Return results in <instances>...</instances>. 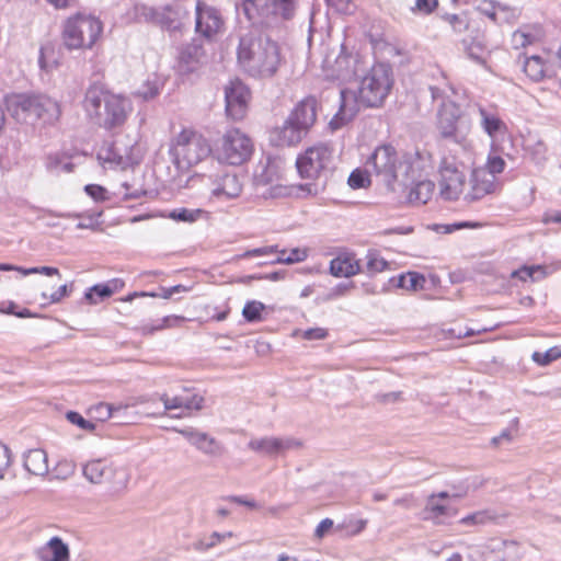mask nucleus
Here are the masks:
<instances>
[{
    "mask_svg": "<svg viewBox=\"0 0 561 561\" xmlns=\"http://www.w3.org/2000/svg\"><path fill=\"white\" fill-rule=\"evenodd\" d=\"M265 309V306L256 300H252L245 304L242 310V314L249 322H256L262 319V311Z\"/></svg>",
    "mask_w": 561,
    "mask_h": 561,
    "instance_id": "a18cd8bd",
    "label": "nucleus"
},
{
    "mask_svg": "<svg viewBox=\"0 0 561 561\" xmlns=\"http://www.w3.org/2000/svg\"><path fill=\"white\" fill-rule=\"evenodd\" d=\"M252 152V140L238 128L227 130L213 151L219 162L230 165H241L250 159Z\"/></svg>",
    "mask_w": 561,
    "mask_h": 561,
    "instance_id": "1a4fd4ad",
    "label": "nucleus"
},
{
    "mask_svg": "<svg viewBox=\"0 0 561 561\" xmlns=\"http://www.w3.org/2000/svg\"><path fill=\"white\" fill-rule=\"evenodd\" d=\"M122 191L118 192L123 196L124 199H137L146 194V191L142 187H136L134 184L129 182H123L121 184Z\"/></svg>",
    "mask_w": 561,
    "mask_h": 561,
    "instance_id": "603ef678",
    "label": "nucleus"
},
{
    "mask_svg": "<svg viewBox=\"0 0 561 561\" xmlns=\"http://www.w3.org/2000/svg\"><path fill=\"white\" fill-rule=\"evenodd\" d=\"M306 136L289 118L270 131V141L277 147L295 146Z\"/></svg>",
    "mask_w": 561,
    "mask_h": 561,
    "instance_id": "b1692460",
    "label": "nucleus"
},
{
    "mask_svg": "<svg viewBox=\"0 0 561 561\" xmlns=\"http://www.w3.org/2000/svg\"><path fill=\"white\" fill-rule=\"evenodd\" d=\"M161 401L163 402L165 410L183 409L184 404L183 397L181 396V393L174 397L163 394L161 397Z\"/></svg>",
    "mask_w": 561,
    "mask_h": 561,
    "instance_id": "e2e57ef3",
    "label": "nucleus"
},
{
    "mask_svg": "<svg viewBox=\"0 0 561 561\" xmlns=\"http://www.w3.org/2000/svg\"><path fill=\"white\" fill-rule=\"evenodd\" d=\"M83 108L100 127L112 130L125 124L131 104L128 99L94 83L85 91Z\"/></svg>",
    "mask_w": 561,
    "mask_h": 561,
    "instance_id": "f03ea898",
    "label": "nucleus"
},
{
    "mask_svg": "<svg viewBox=\"0 0 561 561\" xmlns=\"http://www.w3.org/2000/svg\"><path fill=\"white\" fill-rule=\"evenodd\" d=\"M496 188V178L486 169L476 168L471 172L469 183H467L463 201L468 203L480 201L484 196L494 193Z\"/></svg>",
    "mask_w": 561,
    "mask_h": 561,
    "instance_id": "dca6fc26",
    "label": "nucleus"
},
{
    "mask_svg": "<svg viewBox=\"0 0 561 561\" xmlns=\"http://www.w3.org/2000/svg\"><path fill=\"white\" fill-rule=\"evenodd\" d=\"M328 335V331L323 328H312L302 332L305 340H323Z\"/></svg>",
    "mask_w": 561,
    "mask_h": 561,
    "instance_id": "338daca9",
    "label": "nucleus"
},
{
    "mask_svg": "<svg viewBox=\"0 0 561 561\" xmlns=\"http://www.w3.org/2000/svg\"><path fill=\"white\" fill-rule=\"evenodd\" d=\"M447 492H439L438 494H432L426 501L424 508L425 519L432 520L435 524H442L444 517L455 515L451 507L442 503V500L448 499Z\"/></svg>",
    "mask_w": 561,
    "mask_h": 561,
    "instance_id": "bb28decb",
    "label": "nucleus"
},
{
    "mask_svg": "<svg viewBox=\"0 0 561 561\" xmlns=\"http://www.w3.org/2000/svg\"><path fill=\"white\" fill-rule=\"evenodd\" d=\"M352 59L351 56H339L336 58V66L339 68V73H337V78L339 79H342V80H346V79H350L351 76L354 73V70H343L342 69V66L344 64H348V61Z\"/></svg>",
    "mask_w": 561,
    "mask_h": 561,
    "instance_id": "69168bd1",
    "label": "nucleus"
},
{
    "mask_svg": "<svg viewBox=\"0 0 561 561\" xmlns=\"http://www.w3.org/2000/svg\"><path fill=\"white\" fill-rule=\"evenodd\" d=\"M554 268L549 271L546 265H524L511 273V278H518L522 282H538L552 273Z\"/></svg>",
    "mask_w": 561,
    "mask_h": 561,
    "instance_id": "2f4dec72",
    "label": "nucleus"
},
{
    "mask_svg": "<svg viewBox=\"0 0 561 561\" xmlns=\"http://www.w3.org/2000/svg\"><path fill=\"white\" fill-rule=\"evenodd\" d=\"M388 267V262L376 252H368L366 255V266L364 272L374 275L383 272Z\"/></svg>",
    "mask_w": 561,
    "mask_h": 561,
    "instance_id": "79ce46f5",
    "label": "nucleus"
},
{
    "mask_svg": "<svg viewBox=\"0 0 561 561\" xmlns=\"http://www.w3.org/2000/svg\"><path fill=\"white\" fill-rule=\"evenodd\" d=\"M119 410L121 407L114 408L108 403H99L92 408V411L94 412L96 419H99L100 421H106L107 419L113 416L114 412H118Z\"/></svg>",
    "mask_w": 561,
    "mask_h": 561,
    "instance_id": "864d4df0",
    "label": "nucleus"
},
{
    "mask_svg": "<svg viewBox=\"0 0 561 561\" xmlns=\"http://www.w3.org/2000/svg\"><path fill=\"white\" fill-rule=\"evenodd\" d=\"M341 104L339 112L329 122V128L334 131L342 128L344 125L350 123L364 106L360 102V94L356 95L351 90H341Z\"/></svg>",
    "mask_w": 561,
    "mask_h": 561,
    "instance_id": "6ab92c4d",
    "label": "nucleus"
},
{
    "mask_svg": "<svg viewBox=\"0 0 561 561\" xmlns=\"http://www.w3.org/2000/svg\"><path fill=\"white\" fill-rule=\"evenodd\" d=\"M72 285L68 286L67 284L61 285L56 291H54L50 295H47L46 293H42L43 299L47 300L49 304H58L65 297L69 296L71 293Z\"/></svg>",
    "mask_w": 561,
    "mask_h": 561,
    "instance_id": "6e6d98bb",
    "label": "nucleus"
},
{
    "mask_svg": "<svg viewBox=\"0 0 561 561\" xmlns=\"http://www.w3.org/2000/svg\"><path fill=\"white\" fill-rule=\"evenodd\" d=\"M306 135L317 119V101L306 98L291 111L287 117Z\"/></svg>",
    "mask_w": 561,
    "mask_h": 561,
    "instance_id": "4be33fe9",
    "label": "nucleus"
},
{
    "mask_svg": "<svg viewBox=\"0 0 561 561\" xmlns=\"http://www.w3.org/2000/svg\"><path fill=\"white\" fill-rule=\"evenodd\" d=\"M412 174H414V172ZM408 187H410L408 202L414 205H423L432 198L435 183L431 180L415 182V175H413V182L410 183Z\"/></svg>",
    "mask_w": 561,
    "mask_h": 561,
    "instance_id": "7c9ffc66",
    "label": "nucleus"
},
{
    "mask_svg": "<svg viewBox=\"0 0 561 561\" xmlns=\"http://www.w3.org/2000/svg\"><path fill=\"white\" fill-rule=\"evenodd\" d=\"M103 32L102 22L91 15L77 13L69 16L62 24L61 39L69 50L90 49Z\"/></svg>",
    "mask_w": 561,
    "mask_h": 561,
    "instance_id": "0eeeda50",
    "label": "nucleus"
},
{
    "mask_svg": "<svg viewBox=\"0 0 561 561\" xmlns=\"http://www.w3.org/2000/svg\"><path fill=\"white\" fill-rule=\"evenodd\" d=\"M531 358L540 366L549 365L553 360L561 358V345L550 347L546 352H534Z\"/></svg>",
    "mask_w": 561,
    "mask_h": 561,
    "instance_id": "c03bdc74",
    "label": "nucleus"
},
{
    "mask_svg": "<svg viewBox=\"0 0 561 561\" xmlns=\"http://www.w3.org/2000/svg\"><path fill=\"white\" fill-rule=\"evenodd\" d=\"M367 170L392 192H404L413 182V169L408 159L392 146L377 147L366 161Z\"/></svg>",
    "mask_w": 561,
    "mask_h": 561,
    "instance_id": "7ed1b4c3",
    "label": "nucleus"
},
{
    "mask_svg": "<svg viewBox=\"0 0 561 561\" xmlns=\"http://www.w3.org/2000/svg\"><path fill=\"white\" fill-rule=\"evenodd\" d=\"M478 113L480 116L481 128L493 142L504 138L507 135V125L500 117L495 110L478 105Z\"/></svg>",
    "mask_w": 561,
    "mask_h": 561,
    "instance_id": "412c9836",
    "label": "nucleus"
},
{
    "mask_svg": "<svg viewBox=\"0 0 561 561\" xmlns=\"http://www.w3.org/2000/svg\"><path fill=\"white\" fill-rule=\"evenodd\" d=\"M183 397V409L185 410H202L204 407L205 399L199 393H192L190 390L184 389V391L181 393Z\"/></svg>",
    "mask_w": 561,
    "mask_h": 561,
    "instance_id": "49530a36",
    "label": "nucleus"
},
{
    "mask_svg": "<svg viewBox=\"0 0 561 561\" xmlns=\"http://www.w3.org/2000/svg\"><path fill=\"white\" fill-rule=\"evenodd\" d=\"M518 426L519 420L517 417L513 419L507 428L503 430L500 435L491 439V444L499 447L503 443H512L518 432Z\"/></svg>",
    "mask_w": 561,
    "mask_h": 561,
    "instance_id": "37998d69",
    "label": "nucleus"
},
{
    "mask_svg": "<svg viewBox=\"0 0 561 561\" xmlns=\"http://www.w3.org/2000/svg\"><path fill=\"white\" fill-rule=\"evenodd\" d=\"M213 152L209 141L198 131L185 128L173 137L169 148L179 173H186Z\"/></svg>",
    "mask_w": 561,
    "mask_h": 561,
    "instance_id": "39448f33",
    "label": "nucleus"
},
{
    "mask_svg": "<svg viewBox=\"0 0 561 561\" xmlns=\"http://www.w3.org/2000/svg\"><path fill=\"white\" fill-rule=\"evenodd\" d=\"M425 277L416 272H408L402 274L397 279V286L399 288L407 289L409 291H419L424 289Z\"/></svg>",
    "mask_w": 561,
    "mask_h": 561,
    "instance_id": "e433bc0d",
    "label": "nucleus"
},
{
    "mask_svg": "<svg viewBox=\"0 0 561 561\" xmlns=\"http://www.w3.org/2000/svg\"><path fill=\"white\" fill-rule=\"evenodd\" d=\"M280 51L276 42L257 28L242 33L237 46L240 68L253 78H271L280 65Z\"/></svg>",
    "mask_w": 561,
    "mask_h": 561,
    "instance_id": "f257e3e1",
    "label": "nucleus"
},
{
    "mask_svg": "<svg viewBox=\"0 0 561 561\" xmlns=\"http://www.w3.org/2000/svg\"><path fill=\"white\" fill-rule=\"evenodd\" d=\"M242 7L249 20H253L255 15H280L284 19H290L296 0H243Z\"/></svg>",
    "mask_w": 561,
    "mask_h": 561,
    "instance_id": "f8f14e48",
    "label": "nucleus"
},
{
    "mask_svg": "<svg viewBox=\"0 0 561 561\" xmlns=\"http://www.w3.org/2000/svg\"><path fill=\"white\" fill-rule=\"evenodd\" d=\"M23 467L32 476L45 477L48 473V457L44 449L34 448L23 454Z\"/></svg>",
    "mask_w": 561,
    "mask_h": 561,
    "instance_id": "cd10ccee",
    "label": "nucleus"
},
{
    "mask_svg": "<svg viewBox=\"0 0 561 561\" xmlns=\"http://www.w3.org/2000/svg\"><path fill=\"white\" fill-rule=\"evenodd\" d=\"M129 481V473L126 468L122 466H114L111 463L105 476V482L114 492L124 490Z\"/></svg>",
    "mask_w": 561,
    "mask_h": 561,
    "instance_id": "f704fd0d",
    "label": "nucleus"
},
{
    "mask_svg": "<svg viewBox=\"0 0 561 561\" xmlns=\"http://www.w3.org/2000/svg\"><path fill=\"white\" fill-rule=\"evenodd\" d=\"M85 193L95 202H103L106 197V190L98 184H89L84 187Z\"/></svg>",
    "mask_w": 561,
    "mask_h": 561,
    "instance_id": "680f3d73",
    "label": "nucleus"
},
{
    "mask_svg": "<svg viewBox=\"0 0 561 561\" xmlns=\"http://www.w3.org/2000/svg\"><path fill=\"white\" fill-rule=\"evenodd\" d=\"M150 19L170 33H181L188 19V12L183 4L176 2L160 9H152Z\"/></svg>",
    "mask_w": 561,
    "mask_h": 561,
    "instance_id": "2eb2a0df",
    "label": "nucleus"
},
{
    "mask_svg": "<svg viewBox=\"0 0 561 561\" xmlns=\"http://www.w3.org/2000/svg\"><path fill=\"white\" fill-rule=\"evenodd\" d=\"M192 445L209 456H217L221 453V445L214 437L204 432L198 431Z\"/></svg>",
    "mask_w": 561,
    "mask_h": 561,
    "instance_id": "c9c22d12",
    "label": "nucleus"
},
{
    "mask_svg": "<svg viewBox=\"0 0 561 561\" xmlns=\"http://www.w3.org/2000/svg\"><path fill=\"white\" fill-rule=\"evenodd\" d=\"M505 161L503 158L499 156H489L485 167H481V169H486L490 171L494 178H496V174H500L505 169Z\"/></svg>",
    "mask_w": 561,
    "mask_h": 561,
    "instance_id": "5fc2aeb1",
    "label": "nucleus"
},
{
    "mask_svg": "<svg viewBox=\"0 0 561 561\" xmlns=\"http://www.w3.org/2000/svg\"><path fill=\"white\" fill-rule=\"evenodd\" d=\"M301 447V440L289 436H265L260 438H252L248 443L249 449L268 457L285 455L287 451L297 450Z\"/></svg>",
    "mask_w": 561,
    "mask_h": 561,
    "instance_id": "ddd939ff",
    "label": "nucleus"
},
{
    "mask_svg": "<svg viewBox=\"0 0 561 561\" xmlns=\"http://www.w3.org/2000/svg\"><path fill=\"white\" fill-rule=\"evenodd\" d=\"M107 297H110L108 289L104 284H96L84 294V299L91 305H95Z\"/></svg>",
    "mask_w": 561,
    "mask_h": 561,
    "instance_id": "de8ad7c7",
    "label": "nucleus"
},
{
    "mask_svg": "<svg viewBox=\"0 0 561 561\" xmlns=\"http://www.w3.org/2000/svg\"><path fill=\"white\" fill-rule=\"evenodd\" d=\"M437 128L444 138L462 144L470 124L463 121L460 108L453 102L444 103L438 112Z\"/></svg>",
    "mask_w": 561,
    "mask_h": 561,
    "instance_id": "9b49d317",
    "label": "nucleus"
},
{
    "mask_svg": "<svg viewBox=\"0 0 561 561\" xmlns=\"http://www.w3.org/2000/svg\"><path fill=\"white\" fill-rule=\"evenodd\" d=\"M202 215L201 209H175L170 213V218L178 220V221H185V222H194L197 220Z\"/></svg>",
    "mask_w": 561,
    "mask_h": 561,
    "instance_id": "8fccbe9b",
    "label": "nucleus"
},
{
    "mask_svg": "<svg viewBox=\"0 0 561 561\" xmlns=\"http://www.w3.org/2000/svg\"><path fill=\"white\" fill-rule=\"evenodd\" d=\"M8 113L19 123L55 125L61 116L60 103L43 93H12L4 98Z\"/></svg>",
    "mask_w": 561,
    "mask_h": 561,
    "instance_id": "20e7f679",
    "label": "nucleus"
},
{
    "mask_svg": "<svg viewBox=\"0 0 561 561\" xmlns=\"http://www.w3.org/2000/svg\"><path fill=\"white\" fill-rule=\"evenodd\" d=\"M333 527V520L330 518L322 519L314 530V536L318 538L324 537Z\"/></svg>",
    "mask_w": 561,
    "mask_h": 561,
    "instance_id": "774afa93",
    "label": "nucleus"
},
{
    "mask_svg": "<svg viewBox=\"0 0 561 561\" xmlns=\"http://www.w3.org/2000/svg\"><path fill=\"white\" fill-rule=\"evenodd\" d=\"M66 417L67 420L72 423V424H76L78 425L80 428L82 430H85V431H89V432H92L94 431L95 428V424L85 420L81 414H79L78 412H73V411H69L67 412L66 414Z\"/></svg>",
    "mask_w": 561,
    "mask_h": 561,
    "instance_id": "13d9d810",
    "label": "nucleus"
},
{
    "mask_svg": "<svg viewBox=\"0 0 561 561\" xmlns=\"http://www.w3.org/2000/svg\"><path fill=\"white\" fill-rule=\"evenodd\" d=\"M271 253H278V256L274 263H280V264H294L302 262L308 256V250L301 249V248H294L289 252L287 250H277V247H263L257 248L253 250H249L244 252L241 257H248V256H260V255H266Z\"/></svg>",
    "mask_w": 561,
    "mask_h": 561,
    "instance_id": "5701e85b",
    "label": "nucleus"
},
{
    "mask_svg": "<svg viewBox=\"0 0 561 561\" xmlns=\"http://www.w3.org/2000/svg\"><path fill=\"white\" fill-rule=\"evenodd\" d=\"M489 519L484 512H476L460 519L462 525H482Z\"/></svg>",
    "mask_w": 561,
    "mask_h": 561,
    "instance_id": "0e129e2a",
    "label": "nucleus"
},
{
    "mask_svg": "<svg viewBox=\"0 0 561 561\" xmlns=\"http://www.w3.org/2000/svg\"><path fill=\"white\" fill-rule=\"evenodd\" d=\"M280 173L279 161L267 158L257 165L254 172V183L257 186L273 185L280 179Z\"/></svg>",
    "mask_w": 561,
    "mask_h": 561,
    "instance_id": "c756f323",
    "label": "nucleus"
},
{
    "mask_svg": "<svg viewBox=\"0 0 561 561\" xmlns=\"http://www.w3.org/2000/svg\"><path fill=\"white\" fill-rule=\"evenodd\" d=\"M205 59V51L201 44L192 42L184 46L179 54V68L182 72L196 70Z\"/></svg>",
    "mask_w": 561,
    "mask_h": 561,
    "instance_id": "a878e982",
    "label": "nucleus"
},
{
    "mask_svg": "<svg viewBox=\"0 0 561 561\" xmlns=\"http://www.w3.org/2000/svg\"><path fill=\"white\" fill-rule=\"evenodd\" d=\"M0 271H16L21 273L24 276L32 275V274H43L46 276H59L60 272L57 267L51 266H36V267H22V266H15L11 264H0Z\"/></svg>",
    "mask_w": 561,
    "mask_h": 561,
    "instance_id": "58836bf2",
    "label": "nucleus"
},
{
    "mask_svg": "<svg viewBox=\"0 0 561 561\" xmlns=\"http://www.w3.org/2000/svg\"><path fill=\"white\" fill-rule=\"evenodd\" d=\"M110 466L102 459L91 460L83 466V476L92 483H104Z\"/></svg>",
    "mask_w": 561,
    "mask_h": 561,
    "instance_id": "72a5a7b5",
    "label": "nucleus"
},
{
    "mask_svg": "<svg viewBox=\"0 0 561 561\" xmlns=\"http://www.w3.org/2000/svg\"><path fill=\"white\" fill-rule=\"evenodd\" d=\"M374 174H370L365 165V170L356 169L348 176V185L353 190L365 188L370 185V178Z\"/></svg>",
    "mask_w": 561,
    "mask_h": 561,
    "instance_id": "a19ab883",
    "label": "nucleus"
},
{
    "mask_svg": "<svg viewBox=\"0 0 561 561\" xmlns=\"http://www.w3.org/2000/svg\"><path fill=\"white\" fill-rule=\"evenodd\" d=\"M35 556L39 561H70L69 546L58 536L37 548Z\"/></svg>",
    "mask_w": 561,
    "mask_h": 561,
    "instance_id": "393cba45",
    "label": "nucleus"
},
{
    "mask_svg": "<svg viewBox=\"0 0 561 561\" xmlns=\"http://www.w3.org/2000/svg\"><path fill=\"white\" fill-rule=\"evenodd\" d=\"M360 271L359 262L350 252L341 253L330 262V272L335 277H351Z\"/></svg>",
    "mask_w": 561,
    "mask_h": 561,
    "instance_id": "c85d7f7f",
    "label": "nucleus"
},
{
    "mask_svg": "<svg viewBox=\"0 0 561 561\" xmlns=\"http://www.w3.org/2000/svg\"><path fill=\"white\" fill-rule=\"evenodd\" d=\"M391 68L386 64H376L362 79L358 88L364 107L382 104L392 87Z\"/></svg>",
    "mask_w": 561,
    "mask_h": 561,
    "instance_id": "6e6552de",
    "label": "nucleus"
},
{
    "mask_svg": "<svg viewBox=\"0 0 561 561\" xmlns=\"http://www.w3.org/2000/svg\"><path fill=\"white\" fill-rule=\"evenodd\" d=\"M332 161L333 149L327 144L311 146L298 156L296 167L299 175L316 181L300 186L308 196H317L324 190V182L319 180L331 168Z\"/></svg>",
    "mask_w": 561,
    "mask_h": 561,
    "instance_id": "423d86ee",
    "label": "nucleus"
},
{
    "mask_svg": "<svg viewBox=\"0 0 561 561\" xmlns=\"http://www.w3.org/2000/svg\"><path fill=\"white\" fill-rule=\"evenodd\" d=\"M12 463V454L8 446L0 443V480L4 479L7 470Z\"/></svg>",
    "mask_w": 561,
    "mask_h": 561,
    "instance_id": "4d7b16f0",
    "label": "nucleus"
},
{
    "mask_svg": "<svg viewBox=\"0 0 561 561\" xmlns=\"http://www.w3.org/2000/svg\"><path fill=\"white\" fill-rule=\"evenodd\" d=\"M242 188V182L236 173L216 175L209 186V199L227 202L239 197Z\"/></svg>",
    "mask_w": 561,
    "mask_h": 561,
    "instance_id": "a211bd4d",
    "label": "nucleus"
},
{
    "mask_svg": "<svg viewBox=\"0 0 561 561\" xmlns=\"http://www.w3.org/2000/svg\"><path fill=\"white\" fill-rule=\"evenodd\" d=\"M224 27V20L217 9L202 0L195 5V32L206 39H213Z\"/></svg>",
    "mask_w": 561,
    "mask_h": 561,
    "instance_id": "4468645a",
    "label": "nucleus"
},
{
    "mask_svg": "<svg viewBox=\"0 0 561 561\" xmlns=\"http://www.w3.org/2000/svg\"><path fill=\"white\" fill-rule=\"evenodd\" d=\"M512 43L515 48L526 47L533 43V36L524 31H515L512 35Z\"/></svg>",
    "mask_w": 561,
    "mask_h": 561,
    "instance_id": "bf43d9fd",
    "label": "nucleus"
},
{
    "mask_svg": "<svg viewBox=\"0 0 561 561\" xmlns=\"http://www.w3.org/2000/svg\"><path fill=\"white\" fill-rule=\"evenodd\" d=\"M483 554L492 561H516L520 556V547L514 540L492 538L485 542Z\"/></svg>",
    "mask_w": 561,
    "mask_h": 561,
    "instance_id": "aec40b11",
    "label": "nucleus"
},
{
    "mask_svg": "<svg viewBox=\"0 0 561 561\" xmlns=\"http://www.w3.org/2000/svg\"><path fill=\"white\" fill-rule=\"evenodd\" d=\"M225 95L227 114L233 119L243 118L250 100L248 87L239 79L231 80Z\"/></svg>",
    "mask_w": 561,
    "mask_h": 561,
    "instance_id": "f3484780",
    "label": "nucleus"
},
{
    "mask_svg": "<svg viewBox=\"0 0 561 561\" xmlns=\"http://www.w3.org/2000/svg\"><path fill=\"white\" fill-rule=\"evenodd\" d=\"M438 195L442 199L454 202L467 192V179L455 159L443 158L439 164Z\"/></svg>",
    "mask_w": 561,
    "mask_h": 561,
    "instance_id": "9d476101",
    "label": "nucleus"
},
{
    "mask_svg": "<svg viewBox=\"0 0 561 561\" xmlns=\"http://www.w3.org/2000/svg\"><path fill=\"white\" fill-rule=\"evenodd\" d=\"M524 149L526 157L537 167H543L548 161V148L542 140L529 138Z\"/></svg>",
    "mask_w": 561,
    "mask_h": 561,
    "instance_id": "473e14b6",
    "label": "nucleus"
},
{
    "mask_svg": "<svg viewBox=\"0 0 561 561\" xmlns=\"http://www.w3.org/2000/svg\"><path fill=\"white\" fill-rule=\"evenodd\" d=\"M443 19L457 33H462V32L467 31V28L469 26V22L467 20V15L465 13H461V14H449V13H446V14L443 15Z\"/></svg>",
    "mask_w": 561,
    "mask_h": 561,
    "instance_id": "09e8293b",
    "label": "nucleus"
},
{
    "mask_svg": "<svg viewBox=\"0 0 561 561\" xmlns=\"http://www.w3.org/2000/svg\"><path fill=\"white\" fill-rule=\"evenodd\" d=\"M468 56L478 64L485 65L489 53L482 47L480 42L473 41L467 48Z\"/></svg>",
    "mask_w": 561,
    "mask_h": 561,
    "instance_id": "3c124183",
    "label": "nucleus"
},
{
    "mask_svg": "<svg viewBox=\"0 0 561 561\" xmlns=\"http://www.w3.org/2000/svg\"><path fill=\"white\" fill-rule=\"evenodd\" d=\"M46 168L48 171L59 174L61 172L70 173L73 170V164L68 161L62 154H50L46 159Z\"/></svg>",
    "mask_w": 561,
    "mask_h": 561,
    "instance_id": "ea45409f",
    "label": "nucleus"
},
{
    "mask_svg": "<svg viewBox=\"0 0 561 561\" xmlns=\"http://www.w3.org/2000/svg\"><path fill=\"white\" fill-rule=\"evenodd\" d=\"M159 93V85L157 81H148L140 90L137 91V95L144 100L153 99Z\"/></svg>",
    "mask_w": 561,
    "mask_h": 561,
    "instance_id": "052dcab7",
    "label": "nucleus"
},
{
    "mask_svg": "<svg viewBox=\"0 0 561 561\" xmlns=\"http://www.w3.org/2000/svg\"><path fill=\"white\" fill-rule=\"evenodd\" d=\"M546 65L539 56H530L524 61V72L533 81H539L546 76Z\"/></svg>",
    "mask_w": 561,
    "mask_h": 561,
    "instance_id": "4c0bfd02",
    "label": "nucleus"
}]
</instances>
